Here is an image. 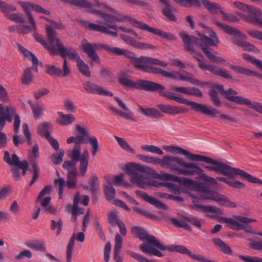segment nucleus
Returning <instances> with one entry per match:
<instances>
[{"instance_id":"obj_63","label":"nucleus","mask_w":262,"mask_h":262,"mask_svg":"<svg viewBox=\"0 0 262 262\" xmlns=\"http://www.w3.org/2000/svg\"><path fill=\"white\" fill-rule=\"evenodd\" d=\"M163 15L170 20L176 21L177 18L172 12L171 7H165L162 10Z\"/></svg>"},{"instance_id":"obj_31","label":"nucleus","mask_w":262,"mask_h":262,"mask_svg":"<svg viewBox=\"0 0 262 262\" xmlns=\"http://www.w3.org/2000/svg\"><path fill=\"white\" fill-rule=\"evenodd\" d=\"M25 245L35 251H45L46 250V243L44 241H30L26 242Z\"/></svg>"},{"instance_id":"obj_17","label":"nucleus","mask_w":262,"mask_h":262,"mask_svg":"<svg viewBox=\"0 0 262 262\" xmlns=\"http://www.w3.org/2000/svg\"><path fill=\"white\" fill-rule=\"evenodd\" d=\"M224 165L225 166H223V170H220L219 172V173L224 176L232 178L235 176H240L243 179L249 182L262 184V181L256 177H253L245 171L239 168L232 167L225 163H224Z\"/></svg>"},{"instance_id":"obj_6","label":"nucleus","mask_w":262,"mask_h":262,"mask_svg":"<svg viewBox=\"0 0 262 262\" xmlns=\"http://www.w3.org/2000/svg\"><path fill=\"white\" fill-rule=\"evenodd\" d=\"M159 85L162 86L163 88H159L157 90H154V92H157L161 96L167 97L169 99L175 100L178 103L190 105L191 109L193 111L202 113L210 117H216V115L220 113L218 110L213 107L189 100L183 98L181 95L174 96L173 93L169 95L167 92L165 91V86L161 84H159Z\"/></svg>"},{"instance_id":"obj_58","label":"nucleus","mask_w":262,"mask_h":262,"mask_svg":"<svg viewBox=\"0 0 262 262\" xmlns=\"http://www.w3.org/2000/svg\"><path fill=\"white\" fill-rule=\"evenodd\" d=\"M46 67V73L50 75L56 76L60 77V68L55 67L54 65H47Z\"/></svg>"},{"instance_id":"obj_25","label":"nucleus","mask_w":262,"mask_h":262,"mask_svg":"<svg viewBox=\"0 0 262 262\" xmlns=\"http://www.w3.org/2000/svg\"><path fill=\"white\" fill-rule=\"evenodd\" d=\"M158 107L162 112L172 115L186 112V111L182 109V107L173 106L170 105L160 104L158 105Z\"/></svg>"},{"instance_id":"obj_15","label":"nucleus","mask_w":262,"mask_h":262,"mask_svg":"<svg viewBox=\"0 0 262 262\" xmlns=\"http://www.w3.org/2000/svg\"><path fill=\"white\" fill-rule=\"evenodd\" d=\"M224 94L229 100L241 105H246L256 112L262 114V104L256 102H252L250 99L236 96L237 92L232 89L225 92Z\"/></svg>"},{"instance_id":"obj_21","label":"nucleus","mask_w":262,"mask_h":262,"mask_svg":"<svg viewBox=\"0 0 262 262\" xmlns=\"http://www.w3.org/2000/svg\"><path fill=\"white\" fill-rule=\"evenodd\" d=\"M14 114L15 111L12 107L0 104V130L5 126L6 121L12 122Z\"/></svg>"},{"instance_id":"obj_16","label":"nucleus","mask_w":262,"mask_h":262,"mask_svg":"<svg viewBox=\"0 0 262 262\" xmlns=\"http://www.w3.org/2000/svg\"><path fill=\"white\" fill-rule=\"evenodd\" d=\"M233 4L235 7L237 8L239 10L248 13V15L242 13H239L238 14V15L244 20L251 23L259 22L257 17L259 15H261L262 13L259 9H256L254 7L246 5L240 2H233Z\"/></svg>"},{"instance_id":"obj_60","label":"nucleus","mask_w":262,"mask_h":262,"mask_svg":"<svg viewBox=\"0 0 262 262\" xmlns=\"http://www.w3.org/2000/svg\"><path fill=\"white\" fill-rule=\"evenodd\" d=\"M218 11H220L221 12V13L223 15V19L224 20H228L229 21H231V22H235V21H237L238 20V19L237 18V17L236 16H235L233 14H230V13H225L224 11L221 10V7H220V9H218L216 11L211 12L212 13H216Z\"/></svg>"},{"instance_id":"obj_55","label":"nucleus","mask_w":262,"mask_h":262,"mask_svg":"<svg viewBox=\"0 0 262 262\" xmlns=\"http://www.w3.org/2000/svg\"><path fill=\"white\" fill-rule=\"evenodd\" d=\"M141 148L144 150L151 153H157L159 155H163V151L158 146L155 145H145L142 146Z\"/></svg>"},{"instance_id":"obj_5","label":"nucleus","mask_w":262,"mask_h":262,"mask_svg":"<svg viewBox=\"0 0 262 262\" xmlns=\"http://www.w3.org/2000/svg\"><path fill=\"white\" fill-rule=\"evenodd\" d=\"M132 232L137 234L141 241L146 242V243L140 245L139 247L144 253L159 257L163 256L161 252L153 247L154 246L159 249L161 243L154 236L149 235L145 229L135 226L132 228Z\"/></svg>"},{"instance_id":"obj_19","label":"nucleus","mask_w":262,"mask_h":262,"mask_svg":"<svg viewBox=\"0 0 262 262\" xmlns=\"http://www.w3.org/2000/svg\"><path fill=\"white\" fill-rule=\"evenodd\" d=\"M216 25L220 27L226 33L233 36L231 39L233 43L241 47L242 45L245 41V40L246 39V35L241 32L238 29L220 22H216Z\"/></svg>"},{"instance_id":"obj_42","label":"nucleus","mask_w":262,"mask_h":262,"mask_svg":"<svg viewBox=\"0 0 262 262\" xmlns=\"http://www.w3.org/2000/svg\"><path fill=\"white\" fill-rule=\"evenodd\" d=\"M104 192L105 195V197L108 201H111L114 200L116 194V190L111 184H108V185L104 186Z\"/></svg>"},{"instance_id":"obj_22","label":"nucleus","mask_w":262,"mask_h":262,"mask_svg":"<svg viewBox=\"0 0 262 262\" xmlns=\"http://www.w3.org/2000/svg\"><path fill=\"white\" fill-rule=\"evenodd\" d=\"M81 47L83 52L89 56L93 61L97 63H100V59L95 51V48L98 47L97 45L90 43L86 39H83L81 41Z\"/></svg>"},{"instance_id":"obj_12","label":"nucleus","mask_w":262,"mask_h":262,"mask_svg":"<svg viewBox=\"0 0 262 262\" xmlns=\"http://www.w3.org/2000/svg\"><path fill=\"white\" fill-rule=\"evenodd\" d=\"M118 81L125 87L134 88L149 92H154V90L163 88L159 85V83L156 82L142 79L134 81L124 77H120Z\"/></svg>"},{"instance_id":"obj_10","label":"nucleus","mask_w":262,"mask_h":262,"mask_svg":"<svg viewBox=\"0 0 262 262\" xmlns=\"http://www.w3.org/2000/svg\"><path fill=\"white\" fill-rule=\"evenodd\" d=\"M81 23L85 27L89 28L91 30L108 34L115 37L118 36V33L116 32V31L119 29L123 32L130 33L136 37L140 38L138 33L134 30L126 28L125 27H118L116 24L114 23L100 25L85 21H81Z\"/></svg>"},{"instance_id":"obj_9","label":"nucleus","mask_w":262,"mask_h":262,"mask_svg":"<svg viewBox=\"0 0 262 262\" xmlns=\"http://www.w3.org/2000/svg\"><path fill=\"white\" fill-rule=\"evenodd\" d=\"M173 154L187 156L189 160L192 161H201L209 164L210 165H206L204 168L216 172H219L220 170H223V166H225L223 162L216 161L205 156L191 153L179 146H175Z\"/></svg>"},{"instance_id":"obj_34","label":"nucleus","mask_w":262,"mask_h":262,"mask_svg":"<svg viewBox=\"0 0 262 262\" xmlns=\"http://www.w3.org/2000/svg\"><path fill=\"white\" fill-rule=\"evenodd\" d=\"M214 245L222 252L226 254H231L232 251L230 247L226 244L221 238H214L212 239Z\"/></svg>"},{"instance_id":"obj_38","label":"nucleus","mask_w":262,"mask_h":262,"mask_svg":"<svg viewBox=\"0 0 262 262\" xmlns=\"http://www.w3.org/2000/svg\"><path fill=\"white\" fill-rule=\"evenodd\" d=\"M0 10L4 14V15L8 18L10 12H14L17 10L15 6L9 4L0 0Z\"/></svg>"},{"instance_id":"obj_2","label":"nucleus","mask_w":262,"mask_h":262,"mask_svg":"<svg viewBox=\"0 0 262 262\" xmlns=\"http://www.w3.org/2000/svg\"><path fill=\"white\" fill-rule=\"evenodd\" d=\"M199 25L205 29L203 33H199L198 34L200 37V39L195 36H190L185 32L180 33L179 35L184 43V48L191 54H196L201 55L194 49V46L200 47L207 57L212 62L216 63L219 62L223 63L226 62V60L223 58L216 56L213 54L212 52L214 51L208 47V46H216L220 42L215 32L211 28L206 27L202 23H199Z\"/></svg>"},{"instance_id":"obj_49","label":"nucleus","mask_w":262,"mask_h":262,"mask_svg":"<svg viewBox=\"0 0 262 262\" xmlns=\"http://www.w3.org/2000/svg\"><path fill=\"white\" fill-rule=\"evenodd\" d=\"M232 69L237 73L246 76H255L256 74L255 71L250 70L240 66H233Z\"/></svg>"},{"instance_id":"obj_41","label":"nucleus","mask_w":262,"mask_h":262,"mask_svg":"<svg viewBox=\"0 0 262 262\" xmlns=\"http://www.w3.org/2000/svg\"><path fill=\"white\" fill-rule=\"evenodd\" d=\"M75 234H74L71 237L70 240L68 243L67 250V261H72V255L74 249L75 241Z\"/></svg>"},{"instance_id":"obj_46","label":"nucleus","mask_w":262,"mask_h":262,"mask_svg":"<svg viewBox=\"0 0 262 262\" xmlns=\"http://www.w3.org/2000/svg\"><path fill=\"white\" fill-rule=\"evenodd\" d=\"M183 81H189L193 84H198L199 81L193 78V75L192 74L186 72L180 73V79Z\"/></svg>"},{"instance_id":"obj_44","label":"nucleus","mask_w":262,"mask_h":262,"mask_svg":"<svg viewBox=\"0 0 262 262\" xmlns=\"http://www.w3.org/2000/svg\"><path fill=\"white\" fill-rule=\"evenodd\" d=\"M33 80V75L32 73L31 69L28 68H27L24 73L22 76L21 82L23 84L26 85L30 84Z\"/></svg>"},{"instance_id":"obj_62","label":"nucleus","mask_w":262,"mask_h":262,"mask_svg":"<svg viewBox=\"0 0 262 262\" xmlns=\"http://www.w3.org/2000/svg\"><path fill=\"white\" fill-rule=\"evenodd\" d=\"M62 221L61 219H59L58 221L56 222L55 220L51 221V229L52 230L57 229V235H59L62 231Z\"/></svg>"},{"instance_id":"obj_45","label":"nucleus","mask_w":262,"mask_h":262,"mask_svg":"<svg viewBox=\"0 0 262 262\" xmlns=\"http://www.w3.org/2000/svg\"><path fill=\"white\" fill-rule=\"evenodd\" d=\"M7 18L16 23L25 24L26 23L25 16L21 13H12L8 15Z\"/></svg>"},{"instance_id":"obj_28","label":"nucleus","mask_w":262,"mask_h":262,"mask_svg":"<svg viewBox=\"0 0 262 262\" xmlns=\"http://www.w3.org/2000/svg\"><path fill=\"white\" fill-rule=\"evenodd\" d=\"M192 208L197 210H201L203 212H209L217 215H222L223 212L221 209L212 206H203L200 204H195Z\"/></svg>"},{"instance_id":"obj_40","label":"nucleus","mask_w":262,"mask_h":262,"mask_svg":"<svg viewBox=\"0 0 262 262\" xmlns=\"http://www.w3.org/2000/svg\"><path fill=\"white\" fill-rule=\"evenodd\" d=\"M77 172L76 170H72L68 172L67 186L70 189H72L76 186Z\"/></svg>"},{"instance_id":"obj_8","label":"nucleus","mask_w":262,"mask_h":262,"mask_svg":"<svg viewBox=\"0 0 262 262\" xmlns=\"http://www.w3.org/2000/svg\"><path fill=\"white\" fill-rule=\"evenodd\" d=\"M46 32L47 34L48 44L44 39L43 36L38 33H34V37L36 40L45 47L49 52L53 54H61V50L65 48L66 47L62 43L61 40L57 38V32L53 30L50 26H46Z\"/></svg>"},{"instance_id":"obj_18","label":"nucleus","mask_w":262,"mask_h":262,"mask_svg":"<svg viewBox=\"0 0 262 262\" xmlns=\"http://www.w3.org/2000/svg\"><path fill=\"white\" fill-rule=\"evenodd\" d=\"M238 216H233V218H228L223 217L220 220L221 223H225L230 228L236 230H241L244 229L245 231L255 234L256 230H253L251 226L248 225L249 223H243L238 221Z\"/></svg>"},{"instance_id":"obj_56","label":"nucleus","mask_w":262,"mask_h":262,"mask_svg":"<svg viewBox=\"0 0 262 262\" xmlns=\"http://www.w3.org/2000/svg\"><path fill=\"white\" fill-rule=\"evenodd\" d=\"M19 50L26 58H27L29 60H31L32 62H36L38 58L35 56V55L33 53L30 52L29 50H28L24 47L20 46L19 45Z\"/></svg>"},{"instance_id":"obj_33","label":"nucleus","mask_w":262,"mask_h":262,"mask_svg":"<svg viewBox=\"0 0 262 262\" xmlns=\"http://www.w3.org/2000/svg\"><path fill=\"white\" fill-rule=\"evenodd\" d=\"M214 245L222 252L226 254H231L232 251L230 247L226 244L221 238H214L212 239Z\"/></svg>"},{"instance_id":"obj_64","label":"nucleus","mask_w":262,"mask_h":262,"mask_svg":"<svg viewBox=\"0 0 262 262\" xmlns=\"http://www.w3.org/2000/svg\"><path fill=\"white\" fill-rule=\"evenodd\" d=\"M184 219L190 222L192 225L195 226L198 228H201L202 227V224L200 220L196 217L190 216H185L184 217Z\"/></svg>"},{"instance_id":"obj_27","label":"nucleus","mask_w":262,"mask_h":262,"mask_svg":"<svg viewBox=\"0 0 262 262\" xmlns=\"http://www.w3.org/2000/svg\"><path fill=\"white\" fill-rule=\"evenodd\" d=\"M115 241L114 259L116 262H122V258L120 256V253L122 248L123 239L119 234H117Z\"/></svg>"},{"instance_id":"obj_30","label":"nucleus","mask_w":262,"mask_h":262,"mask_svg":"<svg viewBox=\"0 0 262 262\" xmlns=\"http://www.w3.org/2000/svg\"><path fill=\"white\" fill-rule=\"evenodd\" d=\"M89 156V152L86 149L84 150L83 154L80 156L79 170L82 177L84 176L86 172Z\"/></svg>"},{"instance_id":"obj_50","label":"nucleus","mask_w":262,"mask_h":262,"mask_svg":"<svg viewBox=\"0 0 262 262\" xmlns=\"http://www.w3.org/2000/svg\"><path fill=\"white\" fill-rule=\"evenodd\" d=\"M170 221L176 227L183 228L188 231H191L192 230L191 227L186 223V221H185L184 219L183 221L174 218H171Z\"/></svg>"},{"instance_id":"obj_35","label":"nucleus","mask_w":262,"mask_h":262,"mask_svg":"<svg viewBox=\"0 0 262 262\" xmlns=\"http://www.w3.org/2000/svg\"><path fill=\"white\" fill-rule=\"evenodd\" d=\"M139 108L141 113L147 117L158 118L162 116V114L155 108H145L141 105H139Z\"/></svg>"},{"instance_id":"obj_61","label":"nucleus","mask_w":262,"mask_h":262,"mask_svg":"<svg viewBox=\"0 0 262 262\" xmlns=\"http://www.w3.org/2000/svg\"><path fill=\"white\" fill-rule=\"evenodd\" d=\"M117 55H124L133 61L136 57L135 54L130 51L119 48Z\"/></svg>"},{"instance_id":"obj_54","label":"nucleus","mask_w":262,"mask_h":262,"mask_svg":"<svg viewBox=\"0 0 262 262\" xmlns=\"http://www.w3.org/2000/svg\"><path fill=\"white\" fill-rule=\"evenodd\" d=\"M54 183L55 187L59 188V199H61L63 192V188L66 185V181L63 178H59L58 179H55Z\"/></svg>"},{"instance_id":"obj_1","label":"nucleus","mask_w":262,"mask_h":262,"mask_svg":"<svg viewBox=\"0 0 262 262\" xmlns=\"http://www.w3.org/2000/svg\"><path fill=\"white\" fill-rule=\"evenodd\" d=\"M70 3L75 6L86 9L89 13L95 14L101 17L106 22L111 23L110 24H115V21L123 22L125 20H128L130 23H133V25L135 27L147 31L162 38L166 39L167 40L172 41L177 39L176 37L170 33L163 31L159 29L151 27L146 24L130 16L124 15L122 13L114 9L111 7H107L108 11L110 12H113L116 14V15H111L102 11L94 9L93 7V5L86 0H71Z\"/></svg>"},{"instance_id":"obj_3","label":"nucleus","mask_w":262,"mask_h":262,"mask_svg":"<svg viewBox=\"0 0 262 262\" xmlns=\"http://www.w3.org/2000/svg\"><path fill=\"white\" fill-rule=\"evenodd\" d=\"M182 183L188 187L195 186L196 190L200 193L201 196L206 200H210L216 202L218 204L231 208H235L236 204L230 201L227 197L217 192L210 190L206 184L202 183H196L192 179L184 178Z\"/></svg>"},{"instance_id":"obj_53","label":"nucleus","mask_w":262,"mask_h":262,"mask_svg":"<svg viewBox=\"0 0 262 262\" xmlns=\"http://www.w3.org/2000/svg\"><path fill=\"white\" fill-rule=\"evenodd\" d=\"M81 155V147L74 146L69 154V156L73 162L80 161Z\"/></svg>"},{"instance_id":"obj_32","label":"nucleus","mask_w":262,"mask_h":262,"mask_svg":"<svg viewBox=\"0 0 262 262\" xmlns=\"http://www.w3.org/2000/svg\"><path fill=\"white\" fill-rule=\"evenodd\" d=\"M200 54L202 55L201 53ZM194 56L193 57L196 59L199 62V67L203 71H209L214 74L217 75L219 70L216 67L214 66H209L205 64V63L199 58L202 57V55H198L196 54H194Z\"/></svg>"},{"instance_id":"obj_26","label":"nucleus","mask_w":262,"mask_h":262,"mask_svg":"<svg viewBox=\"0 0 262 262\" xmlns=\"http://www.w3.org/2000/svg\"><path fill=\"white\" fill-rule=\"evenodd\" d=\"M148 57L140 56V57H136L133 60V64L134 67L138 70H140L144 72H146L148 67Z\"/></svg>"},{"instance_id":"obj_23","label":"nucleus","mask_w":262,"mask_h":262,"mask_svg":"<svg viewBox=\"0 0 262 262\" xmlns=\"http://www.w3.org/2000/svg\"><path fill=\"white\" fill-rule=\"evenodd\" d=\"M83 86L85 90L89 93L110 96L113 95L112 92L106 91L102 86L90 81L85 82Z\"/></svg>"},{"instance_id":"obj_51","label":"nucleus","mask_w":262,"mask_h":262,"mask_svg":"<svg viewBox=\"0 0 262 262\" xmlns=\"http://www.w3.org/2000/svg\"><path fill=\"white\" fill-rule=\"evenodd\" d=\"M64 155V151L61 149L59 153H56L51 156V160L55 165L60 164L63 161V157Z\"/></svg>"},{"instance_id":"obj_39","label":"nucleus","mask_w":262,"mask_h":262,"mask_svg":"<svg viewBox=\"0 0 262 262\" xmlns=\"http://www.w3.org/2000/svg\"><path fill=\"white\" fill-rule=\"evenodd\" d=\"M51 200L50 197L47 196L44 199L41 198L38 202L40 203V205L42 207V210L47 213L53 214L55 212V209L50 204Z\"/></svg>"},{"instance_id":"obj_52","label":"nucleus","mask_w":262,"mask_h":262,"mask_svg":"<svg viewBox=\"0 0 262 262\" xmlns=\"http://www.w3.org/2000/svg\"><path fill=\"white\" fill-rule=\"evenodd\" d=\"M134 211H136L138 213L146 217L147 218L152 220H157L158 217L155 215L148 212L146 210L142 208L135 206L133 208Z\"/></svg>"},{"instance_id":"obj_20","label":"nucleus","mask_w":262,"mask_h":262,"mask_svg":"<svg viewBox=\"0 0 262 262\" xmlns=\"http://www.w3.org/2000/svg\"><path fill=\"white\" fill-rule=\"evenodd\" d=\"M159 249L161 250H167L169 252H176L181 254H185L191 258L198 260L200 255L196 254L191 252L186 247L182 245H170L164 246L162 244L159 247Z\"/></svg>"},{"instance_id":"obj_13","label":"nucleus","mask_w":262,"mask_h":262,"mask_svg":"<svg viewBox=\"0 0 262 262\" xmlns=\"http://www.w3.org/2000/svg\"><path fill=\"white\" fill-rule=\"evenodd\" d=\"M197 175L199 178L210 185L217 186V182L216 179L206 175L204 170L195 163L187 162L182 176H193Z\"/></svg>"},{"instance_id":"obj_7","label":"nucleus","mask_w":262,"mask_h":262,"mask_svg":"<svg viewBox=\"0 0 262 262\" xmlns=\"http://www.w3.org/2000/svg\"><path fill=\"white\" fill-rule=\"evenodd\" d=\"M151 163L159 164L174 173L183 175L187 162L179 157L165 156L162 159L152 157Z\"/></svg>"},{"instance_id":"obj_59","label":"nucleus","mask_w":262,"mask_h":262,"mask_svg":"<svg viewBox=\"0 0 262 262\" xmlns=\"http://www.w3.org/2000/svg\"><path fill=\"white\" fill-rule=\"evenodd\" d=\"M89 143L92 147V155L95 156L98 150L99 144L97 138L95 136H92L89 139Z\"/></svg>"},{"instance_id":"obj_47","label":"nucleus","mask_w":262,"mask_h":262,"mask_svg":"<svg viewBox=\"0 0 262 262\" xmlns=\"http://www.w3.org/2000/svg\"><path fill=\"white\" fill-rule=\"evenodd\" d=\"M115 138L118 143L119 146L124 150L134 154L135 150L132 148L129 144L123 139L117 136H115Z\"/></svg>"},{"instance_id":"obj_4","label":"nucleus","mask_w":262,"mask_h":262,"mask_svg":"<svg viewBox=\"0 0 262 262\" xmlns=\"http://www.w3.org/2000/svg\"><path fill=\"white\" fill-rule=\"evenodd\" d=\"M147 167H144L135 163H130L126 165L123 169L126 174L130 177V181L138 187L146 189L153 185L150 177L146 173Z\"/></svg>"},{"instance_id":"obj_57","label":"nucleus","mask_w":262,"mask_h":262,"mask_svg":"<svg viewBox=\"0 0 262 262\" xmlns=\"http://www.w3.org/2000/svg\"><path fill=\"white\" fill-rule=\"evenodd\" d=\"M243 56L245 59L250 61L251 63L254 64L258 69L262 71V62L260 60L248 54H244Z\"/></svg>"},{"instance_id":"obj_29","label":"nucleus","mask_w":262,"mask_h":262,"mask_svg":"<svg viewBox=\"0 0 262 262\" xmlns=\"http://www.w3.org/2000/svg\"><path fill=\"white\" fill-rule=\"evenodd\" d=\"M58 115L59 118L57 120V121L61 125H68L76 121V118L70 114H64L62 112H58Z\"/></svg>"},{"instance_id":"obj_24","label":"nucleus","mask_w":262,"mask_h":262,"mask_svg":"<svg viewBox=\"0 0 262 262\" xmlns=\"http://www.w3.org/2000/svg\"><path fill=\"white\" fill-rule=\"evenodd\" d=\"M21 6L24 9L26 15H27L31 24L33 25L34 29H36V25L35 21L34 20L33 16L31 13V11H35V6H36V5L27 2H21Z\"/></svg>"},{"instance_id":"obj_43","label":"nucleus","mask_w":262,"mask_h":262,"mask_svg":"<svg viewBox=\"0 0 262 262\" xmlns=\"http://www.w3.org/2000/svg\"><path fill=\"white\" fill-rule=\"evenodd\" d=\"M50 124L48 122H45L40 124L38 127L37 133L41 136L44 137L47 139L50 136V134L48 131Z\"/></svg>"},{"instance_id":"obj_14","label":"nucleus","mask_w":262,"mask_h":262,"mask_svg":"<svg viewBox=\"0 0 262 262\" xmlns=\"http://www.w3.org/2000/svg\"><path fill=\"white\" fill-rule=\"evenodd\" d=\"M62 58H66L68 56L72 60H77V66L79 71L85 76L90 77L91 74L89 70V66L80 58L79 54L74 49L71 47H66L61 50V54Z\"/></svg>"},{"instance_id":"obj_37","label":"nucleus","mask_w":262,"mask_h":262,"mask_svg":"<svg viewBox=\"0 0 262 262\" xmlns=\"http://www.w3.org/2000/svg\"><path fill=\"white\" fill-rule=\"evenodd\" d=\"M90 189L93 195H95L99 188L100 182L96 174H92L89 179Z\"/></svg>"},{"instance_id":"obj_11","label":"nucleus","mask_w":262,"mask_h":262,"mask_svg":"<svg viewBox=\"0 0 262 262\" xmlns=\"http://www.w3.org/2000/svg\"><path fill=\"white\" fill-rule=\"evenodd\" d=\"M4 161L11 166L14 178L17 180L21 177L19 169L23 170V175H25L29 169V164L27 161H19V157L15 154L11 157L8 151L4 152Z\"/></svg>"},{"instance_id":"obj_36","label":"nucleus","mask_w":262,"mask_h":262,"mask_svg":"<svg viewBox=\"0 0 262 262\" xmlns=\"http://www.w3.org/2000/svg\"><path fill=\"white\" fill-rule=\"evenodd\" d=\"M33 112V116L36 120L39 119L43 115V112L45 110L42 105L38 103L33 104L32 101L28 102Z\"/></svg>"},{"instance_id":"obj_48","label":"nucleus","mask_w":262,"mask_h":262,"mask_svg":"<svg viewBox=\"0 0 262 262\" xmlns=\"http://www.w3.org/2000/svg\"><path fill=\"white\" fill-rule=\"evenodd\" d=\"M108 219L109 223L112 226H116L118 225L120 222L122 221L120 219L119 214L116 212H110L108 215Z\"/></svg>"}]
</instances>
